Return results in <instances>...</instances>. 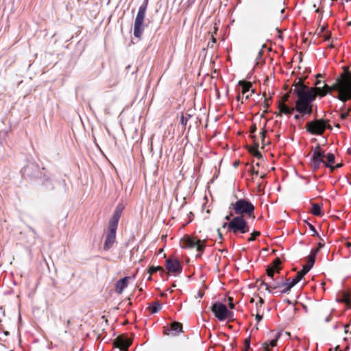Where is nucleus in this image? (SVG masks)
Segmentation results:
<instances>
[{
  "label": "nucleus",
  "mask_w": 351,
  "mask_h": 351,
  "mask_svg": "<svg viewBox=\"0 0 351 351\" xmlns=\"http://www.w3.org/2000/svg\"><path fill=\"white\" fill-rule=\"evenodd\" d=\"M211 310L215 317L220 321L226 319L232 315V313L228 310L226 306L219 302L213 304Z\"/></svg>",
  "instance_id": "nucleus-8"
},
{
  "label": "nucleus",
  "mask_w": 351,
  "mask_h": 351,
  "mask_svg": "<svg viewBox=\"0 0 351 351\" xmlns=\"http://www.w3.org/2000/svg\"><path fill=\"white\" fill-rule=\"evenodd\" d=\"M303 277L304 276H302V274H301L300 272H298L297 274V275L295 276V278L291 282H288V285H287V287L280 290V293L289 292L291 290V289L293 286H295Z\"/></svg>",
  "instance_id": "nucleus-15"
},
{
  "label": "nucleus",
  "mask_w": 351,
  "mask_h": 351,
  "mask_svg": "<svg viewBox=\"0 0 351 351\" xmlns=\"http://www.w3.org/2000/svg\"><path fill=\"white\" fill-rule=\"evenodd\" d=\"M103 156H104V158L105 159H107V158H106V154H104V155H103Z\"/></svg>",
  "instance_id": "nucleus-56"
},
{
  "label": "nucleus",
  "mask_w": 351,
  "mask_h": 351,
  "mask_svg": "<svg viewBox=\"0 0 351 351\" xmlns=\"http://www.w3.org/2000/svg\"><path fill=\"white\" fill-rule=\"evenodd\" d=\"M131 343V340L123 335L119 336L114 341V346L121 350H128Z\"/></svg>",
  "instance_id": "nucleus-10"
},
{
  "label": "nucleus",
  "mask_w": 351,
  "mask_h": 351,
  "mask_svg": "<svg viewBox=\"0 0 351 351\" xmlns=\"http://www.w3.org/2000/svg\"><path fill=\"white\" fill-rule=\"evenodd\" d=\"M347 154H351V147L348 149Z\"/></svg>",
  "instance_id": "nucleus-49"
},
{
  "label": "nucleus",
  "mask_w": 351,
  "mask_h": 351,
  "mask_svg": "<svg viewBox=\"0 0 351 351\" xmlns=\"http://www.w3.org/2000/svg\"><path fill=\"white\" fill-rule=\"evenodd\" d=\"M251 172L253 175L257 176L258 174V171H256L254 167L252 168Z\"/></svg>",
  "instance_id": "nucleus-38"
},
{
  "label": "nucleus",
  "mask_w": 351,
  "mask_h": 351,
  "mask_svg": "<svg viewBox=\"0 0 351 351\" xmlns=\"http://www.w3.org/2000/svg\"><path fill=\"white\" fill-rule=\"evenodd\" d=\"M239 86L241 87V93L243 95H245L252 88V84L250 82L244 80H240L239 82Z\"/></svg>",
  "instance_id": "nucleus-17"
},
{
  "label": "nucleus",
  "mask_w": 351,
  "mask_h": 351,
  "mask_svg": "<svg viewBox=\"0 0 351 351\" xmlns=\"http://www.w3.org/2000/svg\"><path fill=\"white\" fill-rule=\"evenodd\" d=\"M259 302H260L261 304H263V303H264V300H263V298H260V299H259Z\"/></svg>",
  "instance_id": "nucleus-46"
},
{
  "label": "nucleus",
  "mask_w": 351,
  "mask_h": 351,
  "mask_svg": "<svg viewBox=\"0 0 351 351\" xmlns=\"http://www.w3.org/2000/svg\"><path fill=\"white\" fill-rule=\"evenodd\" d=\"M326 157V155H311L310 162L311 165L313 169H318L319 165L322 163H325L324 158Z\"/></svg>",
  "instance_id": "nucleus-13"
},
{
  "label": "nucleus",
  "mask_w": 351,
  "mask_h": 351,
  "mask_svg": "<svg viewBox=\"0 0 351 351\" xmlns=\"http://www.w3.org/2000/svg\"><path fill=\"white\" fill-rule=\"evenodd\" d=\"M305 128L308 132L313 135H321L326 129L332 130L328 121L323 119L308 121Z\"/></svg>",
  "instance_id": "nucleus-4"
},
{
  "label": "nucleus",
  "mask_w": 351,
  "mask_h": 351,
  "mask_svg": "<svg viewBox=\"0 0 351 351\" xmlns=\"http://www.w3.org/2000/svg\"><path fill=\"white\" fill-rule=\"evenodd\" d=\"M158 270H162V268L161 267H152L150 269V272H154Z\"/></svg>",
  "instance_id": "nucleus-34"
},
{
  "label": "nucleus",
  "mask_w": 351,
  "mask_h": 351,
  "mask_svg": "<svg viewBox=\"0 0 351 351\" xmlns=\"http://www.w3.org/2000/svg\"><path fill=\"white\" fill-rule=\"evenodd\" d=\"M148 3L149 0L143 1L138 8V11L135 18L134 25V36L138 38H141L144 31V21Z\"/></svg>",
  "instance_id": "nucleus-3"
},
{
  "label": "nucleus",
  "mask_w": 351,
  "mask_h": 351,
  "mask_svg": "<svg viewBox=\"0 0 351 351\" xmlns=\"http://www.w3.org/2000/svg\"><path fill=\"white\" fill-rule=\"evenodd\" d=\"M308 226H309L310 230L313 232V234H317L315 227L313 225L308 224Z\"/></svg>",
  "instance_id": "nucleus-35"
},
{
  "label": "nucleus",
  "mask_w": 351,
  "mask_h": 351,
  "mask_svg": "<svg viewBox=\"0 0 351 351\" xmlns=\"http://www.w3.org/2000/svg\"><path fill=\"white\" fill-rule=\"evenodd\" d=\"M324 246V244L322 243H319L318 244V248L317 250H320Z\"/></svg>",
  "instance_id": "nucleus-42"
},
{
  "label": "nucleus",
  "mask_w": 351,
  "mask_h": 351,
  "mask_svg": "<svg viewBox=\"0 0 351 351\" xmlns=\"http://www.w3.org/2000/svg\"><path fill=\"white\" fill-rule=\"evenodd\" d=\"M182 325L179 322H173L171 325V330L173 335H176L182 331Z\"/></svg>",
  "instance_id": "nucleus-18"
},
{
  "label": "nucleus",
  "mask_w": 351,
  "mask_h": 351,
  "mask_svg": "<svg viewBox=\"0 0 351 351\" xmlns=\"http://www.w3.org/2000/svg\"><path fill=\"white\" fill-rule=\"evenodd\" d=\"M116 239V230H109L106 236V240L104 245L105 250H110L115 242Z\"/></svg>",
  "instance_id": "nucleus-12"
},
{
  "label": "nucleus",
  "mask_w": 351,
  "mask_h": 351,
  "mask_svg": "<svg viewBox=\"0 0 351 351\" xmlns=\"http://www.w3.org/2000/svg\"><path fill=\"white\" fill-rule=\"evenodd\" d=\"M327 156V162H325L324 165L326 167L330 169L331 171H333L335 169L334 166H332L331 164L335 162V155H326Z\"/></svg>",
  "instance_id": "nucleus-21"
},
{
  "label": "nucleus",
  "mask_w": 351,
  "mask_h": 351,
  "mask_svg": "<svg viewBox=\"0 0 351 351\" xmlns=\"http://www.w3.org/2000/svg\"><path fill=\"white\" fill-rule=\"evenodd\" d=\"M239 164H240L239 160H236L234 162L233 166H234V167H237L239 165Z\"/></svg>",
  "instance_id": "nucleus-39"
},
{
  "label": "nucleus",
  "mask_w": 351,
  "mask_h": 351,
  "mask_svg": "<svg viewBox=\"0 0 351 351\" xmlns=\"http://www.w3.org/2000/svg\"><path fill=\"white\" fill-rule=\"evenodd\" d=\"M292 86L294 87L293 93L297 97L295 106H289L288 104H282L280 106V114L291 115L294 111H296L298 114L294 115L295 120H299L305 116H310L313 113V103L317 95L321 97H324L332 88L334 89V86H326V90L320 88H309L302 78L295 80ZM335 88H338V86H335Z\"/></svg>",
  "instance_id": "nucleus-1"
},
{
  "label": "nucleus",
  "mask_w": 351,
  "mask_h": 351,
  "mask_svg": "<svg viewBox=\"0 0 351 351\" xmlns=\"http://www.w3.org/2000/svg\"><path fill=\"white\" fill-rule=\"evenodd\" d=\"M322 81L317 80L315 82V87H309V88H320L323 90H326V86L327 87H332V86H338V88H332L329 93L327 94H331L332 91H336L338 93V95L335 97L341 101L342 102H346L347 100L351 99V73L348 71H344L339 77L336 78L335 82L331 85L328 86L326 84H324L322 87L319 86L322 84Z\"/></svg>",
  "instance_id": "nucleus-2"
},
{
  "label": "nucleus",
  "mask_w": 351,
  "mask_h": 351,
  "mask_svg": "<svg viewBox=\"0 0 351 351\" xmlns=\"http://www.w3.org/2000/svg\"><path fill=\"white\" fill-rule=\"evenodd\" d=\"M276 271V269H274L273 267H270L269 266L267 267V274L269 277L274 279V274Z\"/></svg>",
  "instance_id": "nucleus-28"
},
{
  "label": "nucleus",
  "mask_w": 351,
  "mask_h": 351,
  "mask_svg": "<svg viewBox=\"0 0 351 351\" xmlns=\"http://www.w3.org/2000/svg\"><path fill=\"white\" fill-rule=\"evenodd\" d=\"M254 154H261V153H260L259 152H255Z\"/></svg>",
  "instance_id": "nucleus-62"
},
{
  "label": "nucleus",
  "mask_w": 351,
  "mask_h": 351,
  "mask_svg": "<svg viewBox=\"0 0 351 351\" xmlns=\"http://www.w3.org/2000/svg\"><path fill=\"white\" fill-rule=\"evenodd\" d=\"M330 38V34L326 35L325 36V40H328Z\"/></svg>",
  "instance_id": "nucleus-43"
},
{
  "label": "nucleus",
  "mask_w": 351,
  "mask_h": 351,
  "mask_svg": "<svg viewBox=\"0 0 351 351\" xmlns=\"http://www.w3.org/2000/svg\"><path fill=\"white\" fill-rule=\"evenodd\" d=\"M318 251L319 250H312L310 255L308 257V262L306 265L311 266V268H312L314 265L315 256Z\"/></svg>",
  "instance_id": "nucleus-19"
},
{
  "label": "nucleus",
  "mask_w": 351,
  "mask_h": 351,
  "mask_svg": "<svg viewBox=\"0 0 351 351\" xmlns=\"http://www.w3.org/2000/svg\"><path fill=\"white\" fill-rule=\"evenodd\" d=\"M254 93V90H252V93Z\"/></svg>",
  "instance_id": "nucleus-63"
},
{
  "label": "nucleus",
  "mask_w": 351,
  "mask_h": 351,
  "mask_svg": "<svg viewBox=\"0 0 351 351\" xmlns=\"http://www.w3.org/2000/svg\"><path fill=\"white\" fill-rule=\"evenodd\" d=\"M99 151L101 152V154H104V152H101V149L99 147Z\"/></svg>",
  "instance_id": "nucleus-60"
},
{
  "label": "nucleus",
  "mask_w": 351,
  "mask_h": 351,
  "mask_svg": "<svg viewBox=\"0 0 351 351\" xmlns=\"http://www.w3.org/2000/svg\"><path fill=\"white\" fill-rule=\"evenodd\" d=\"M180 245L182 248H194L196 247L197 250L202 252L204 247V241L196 239L194 237L184 238L180 241Z\"/></svg>",
  "instance_id": "nucleus-7"
},
{
  "label": "nucleus",
  "mask_w": 351,
  "mask_h": 351,
  "mask_svg": "<svg viewBox=\"0 0 351 351\" xmlns=\"http://www.w3.org/2000/svg\"><path fill=\"white\" fill-rule=\"evenodd\" d=\"M284 11H285V10H284V9H282L280 12H281V13H283V12H284Z\"/></svg>",
  "instance_id": "nucleus-58"
},
{
  "label": "nucleus",
  "mask_w": 351,
  "mask_h": 351,
  "mask_svg": "<svg viewBox=\"0 0 351 351\" xmlns=\"http://www.w3.org/2000/svg\"><path fill=\"white\" fill-rule=\"evenodd\" d=\"M228 300H229V306L231 308H234V304H233L232 301H233V299L232 298H228Z\"/></svg>",
  "instance_id": "nucleus-33"
},
{
  "label": "nucleus",
  "mask_w": 351,
  "mask_h": 351,
  "mask_svg": "<svg viewBox=\"0 0 351 351\" xmlns=\"http://www.w3.org/2000/svg\"><path fill=\"white\" fill-rule=\"evenodd\" d=\"M330 319H331V315H329L328 316H327V317H326V319H325V322H329L330 321Z\"/></svg>",
  "instance_id": "nucleus-40"
},
{
  "label": "nucleus",
  "mask_w": 351,
  "mask_h": 351,
  "mask_svg": "<svg viewBox=\"0 0 351 351\" xmlns=\"http://www.w3.org/2000/svg\"><path fill=\"white\" fill-rule=\"evenodd\" d=\"M166 269L171 273L180 272L182 267L178 260L177 259H168L166 261Z\"/></svg>",
  "instance_id": "nucleus-11"
},
{
  "label": "nucleus",
  "mask_w": 351,
  "mask_h": 351,
  "mask_svg": "<svg viewBox=\"0 0 351 351\" xmlns=\"http://www.w3.org/2000/svg\"><path fill=\"white\" fill-rule=\"evenodd\" d=\"M281 264V261L278 258H276L272 263V265L269 266L270 267H273L276 270L277 272H279L280 267V265Z\"/></svg>",
  "instance_id": "nucleus-25"
},
{
  "label": "nucleus",
  "mask_w": 351,
  "mask_h": 351,
  "mask_svg": "<svg viewBox=\"0 0 351 351\" xmlns=\"http://www.w3.org/2000/svg\"><path fill=\"white\" fill-rule=\"evenodd\" d=\"M325 29H326V27H325V26H322V27H321V29H320V30H321V32H324L325 31Z\"/></svg>",
  "instance_id": "nucleus-45"
},
{
  "label": "nucleus",
  "mask_w": 351,
  "mask_h": 351,
  "mask_svg": "<svg viewBox=\"0 0 351 351\" xmlns=\"http://www.w3.org/2000/svg\"><path fill=\"white\" fill-rule=\"evenodd\" d=\"M350 245H351V244H350Z\"/></svg>",
  "instance_id": "nucleus-64"
},
{
  "label": "nucleus",
  "mask_w": 351,
  "mask_h": 351,
  "mask_svg": "<svg viewBox=\"0 0 351 351\" xmlns=\"http://www.w3.org/2000/svg\"><path fill=\"white\" fill-rule=\"evenodd\" d=\"M348 26H351V21H350V22H348Z\"/></svg>",
  "instance_id": "nucleus-55"
},
{
  "label": "nucleus",
  "mask_w": 351,
  "mask_h": 351,
  "mask_svg": "<svg viewBox=\"0 0 351 351\" xmlns=\"http://www.w3.org/2000/svg\"><path fill=\"white\" fill-rule=\"evenodd\" d=\"M232 206L235 213L241 216L244 214L251 216L254 210L253 204L245 199H238Z\"/></svg>",
  "instance_id": "nucleus-5"
},
{
  "label": "nucleus",
  "mask_w": 351,
  "mask_h": 351,
  "mask_svg": "<svg viewBox=\"0 0 351 351\" xmlns=\"http://www.w3.org/2000/svg\"><path fill=\"white\" fill-rule=\"evenodd\" d=\"M260 235V232L258 231H254L252 234H251V237L247 239L248 241H253L256 239V238L257 237H258Z\"/></svg>",
  "instance_id": "nucleus-29"
},
{
  "label": "nucleus",
  "mask_w": 351,
  "mask_h": 351,
  "mask_svg": "<svg viewBox=\"0 0 351 351\" xmlns=\"http://www.w3.org/2000/svg\"><path fill=\"white\" fill-rule=\"evenodd\" d=\"M228 228L235 234L238 232L245 233L250 231L247 223L243 216L234 217L228 223Z\"/></svg>",
  "instance_id": "nucleus-6"
},
{
  "label": "nucleus",
  "mask_w": 351,
  "mask_h": 351,
  "mask_svg": "<svg viewBox=\"0 0 351 351\" xmlns=\"http://www.w3.org/2000/svg\"><path fill=\"white\" fill-rule=\"evenodd\" d=\"M262 54H263V51H262V50H260L258 51V57H261L262 56Z\"/></svg>",
  "instance_id": "nucleus-47"
},
{
  "label": "nucleus",
  "mask_w": 351,
  "mask_h": 351,
  "mask_svg": "<svg viewBox=\"0 0 351 351\" xmlns=\"http://www.w3.org/2000/svg\"><path fill=\"white\" fill-rule=\"evenodd\" d=\"M231 215H232V214H231L230 215H228V216H226V220H230V216H231Z\"/></svg>",
  "instance_id": "nucleus-48"
},
{
  "label": "nucleus",
  "mask_w": 351,
  "mask_h": 351,
  "mask_svg": "<svg viewBox=\"0 0 351 351\" xmlns=\"http://www.w3.org/2000/svg\"><path fill=\"white\" fill-rule=\"evenodd\" d=\"M66 324L69 326L70 324V320L68 319L67 322H66Z\"/></svg>",
  "instance_id": "nucleus-54"
},
{
  "label": "nucleus",
  "mask_w": 351,
  "mask_h": 351,
  "mask_svg": "<svg viewBox=\"0 0 351 351\" xmlns=\"http://www.w3.org/2000/svg\"><path fill=\"white\" fill-rule=\"evenodd\" d=\"M120 217H121V216L119 215L118 213L113 214L111 219L109 221V226H108L109 230H112L117 231V226H118V223H119Z\"/></svg>",
  "instance_id": "nucleus-16"
},
{
  "label": "nucleus",
  "mask_w": 351,
  "mask_h": 351,
  "mask_svg": "<svg viewBox=\"0 0 351 351\" xmlns=\"http://www.w3.org/2000/svg\"><path fill=\"white\" fill-rule=\"evenodd\" d=\"M277 341H278L277 338L271 340V341L269 343V346H271V347H275L277 345ZM263 346L264 351H269V344L267 343H263Z\"/></svg>",
  "instance_id": "nucleus-24"
},
{
  "label": "nucleus",
  "mask_w": 351,
  "mask_h": 351,
  "mask_svg": "<svg viewBox=\"0 0 351 351\" xmlns=\"http://www.w3.org/2000/svg\"><path fill=\"white\" fill-rule=\"evenodd\" d=\"M123 209V206L121 204H119L117 206L116 210H115L114 213H118L119 215L121 216Z\"/></svg>",
  "instance_id": "nucleus-32"
},
{
  "label": "nucleus",
  "mask_w": 351,
  "mask_h": 351,
  "mask_svg": "<svg viewBox=\"0 0 351 351\" xmlns=\"http://www.w3.org/2000/svg\"><path fill=\"white\" fill-rule=\"evenodd\" d=\"M288 285V281L287 282H261V287H264L267 291H268L269 293H271L272 294H280V291H275L276 289L278 288L282 287H287V285Z\"/></svg>",
  "instance_id": "nucleus-9"
},
{
  "label": "nucleus",
  "mask_w": 351,
  "mask_h": 351,
  "mask_svg": "<svg viewBox=\"0 0 351 351\" xmlns=\"http://www.w3.org/2000/svg\"><path fill=\"white\" fill-rule=\"evenodd\" d=\"M342 166H343V163H341H341H338V164H337L335 167H335V168H339V167H342Z\"/></svg>",
  "instance_id": "nucleus-41"
},
{
  "label": "nucleus",
  "mask_w": 351,
  "mask_h": 351,
  "mask_svg": "<svg viewBox=\"0 0 351 351\" xmlns=\"http://www.w3.org/2000/svg\"><path fill=\"white\" fill-rule=\"evenodd\" d=\"M343 106L342 107L340 108V110H341V113L339 114V117L341 118V119L342 120H344L346 119L348 115H349V112L350 111V108H348V110H346V105H345V102H343Z\"/></svg>",
  "instance_id": "nucleus-22"
},
{
  "label": "nucleus",
  "mask_w": 351,
  "mask_h": 351,
  "mask_svg": "<svg viewBox=\"0 0 351 351\" xmlns=\"http://www.w3.org/2000/svg\"><path fill=\"white\" fill-rule=\"evenodd\" d=\"M130 278V277H125L123 278H121L119 280L116 284H115V290L117 293L121 294L123 289L127 287L128 285V280Z\"/></svg>",
  "instance_id": "nucleus-14"
},
{
  "label": "nucleus",
  "mask_w": 351,
  "mask_h": 351,
  "mask_svg": "<svg viewBox=\"0 0 351 351\" xmlns=\"http://www.w3.org/2000/svg\"><path fill=\"white\" fill-rule=\"evenodd\" d=\"M315 12H319V9H317V10H315Z\"/></svg>",
  "instance_id": "nucleus-59"
},
{
  "label": "nucleus",
  "mask_w": 351,
  "mask_h": 351,
  "mask_svg": "<svg viewBox=\"0 0 351 351\" xmlns=\"http://www.w3.org/2000/svg\"><path fill=\"white\" fill-rule=\"evenodd\" d=\"M250 95H245V99H248L250 98Z\"/></svg>",
  "instance_id": "nucleus-52"
},
{
  "label": "nucleus",
  "mask_w": 351,
  "mask_h": 351,
  "mask_svg": "<svg viewBox=\"0 0 351 351\" xmlns=\"http://www.w3.org/2000/svg\"><path fill=\"white\" fill-rule=\"evenodd\" d=\"M198 294L200 298L203 296V294L200 291H199Z\"/></svg>",
  "instance_id": "nucleus-51"
},
{
  "label": "nucleus",
  "mask_w": 351,
  "mask_h": 351,
  "mask_svg": "<svg viewBox=\"0 0 351 351\" xmlns=\"http://www.w3.org/2000/svg\"><path fill=\"white\" fill-rule=\"evenodd\" d=\"M263 318V315H260L259 313H257L256 315V319L258 322H259Z\"/></svg>",
  "instance_id": "nucleus-36"
},
{
  "label": "nucleus",
  "mask_w": 351,
  "mask_h": 351,
  "mask_svg": "<svg viewBox=\"0 0 351 351\" xmlns=\"http://www.w3.org/2000/svg\"><path fill=\"white\" fill-rule=\"evenodd\" d=\"M311 213H313V215H316V216L322 215L321 206L317 204H313L312 208H311Z\"/></svg>",
  "instance_id": "nucleus-20"
},
{
  "label": "nucleus",
  "mask_w": 351,
  "mask_h": 351,
  "mask_svg": "<svg viewBox=\"0 0 351 351\" xmlns=\"http://www.w3.org/2000/svg\"><path fill=\"white\" fill-rule=\"evenodd\" d=\"M325 150H323L319 145H317L314 149L313 154H325Z\"/></svg>",
  "instance_id": "nucleus-30"
},
{
  "label": "nucleus",
  "mask_w": 351,
  "mask_h": 351,
  "mask_svg": "<svg viewBox=\"0 0 351 351\" xmlns=\"http://www.w3.org/2000/svg\"><path fill=\"white\" fill-rule=\"evenodd\" d=\"M190 118L191 115L189 114H186V115H182L180 119V124L185 127Z\"/></svg>",
  "instance_id": "nucleus-27"
},
{
  "label": "nucleus",
  "mask_w": 351,
  "mask_h": 351,
  "mask_svg": "<svg viewBox=\"0 0 351 351\" xmlns=\"http://www.w3.org/2000/svg\"><path fill=\"white\" fill-rule=\"evenodd\" d=\"M161 308V304L158 302H156L149 306V309L152 313H156Z\"/></svg>",
  "instance_id": "nucleus-23"
},
{
  "label": "nucleus",
  "mask_w": 351,
  "mask_h": 351,
  "mask_svg": "<svg viewBox=\"0 0 351 351\" xmlns=\"http://www.w3.org/2000/svg\"><path fill=\"white\" fill-rule=\"evenodd\" d=\"M241 99V95H238L237 96V100L238 101H239Z\"/></svg>",
  "instance_id": "nucleus-44"
},
{
  "label": "nucleus",
  "mask_w": 351,
  "mask_h": 351,
  "mask_svg": "<svg viewBox=\"0 0 351 351\" xmlns=\"http://www.w3.org/2000/svg\"><path fill=\"white\" fill-rule=\"evenodd\" d=\"M255 156H258V158H262V156H263V155L258 154V155H255Z\"/></svg>",
  "instance_id": "nucleus-53"
},
{
  "label": "nucleus",
  "mask_w": 351,
  "mask_h": 351,
  "mask_svg": "<svg viewBox=\"0 0 351 351\" xmlns=\"http://www.w3.org/2000/svg\"><path fill=\"white\" fill-rule=\"evenodd\" d=\"M311 266H308L307 265H305L303 266V268L300 271V273L301 274H302V276H304L310 269H311Z\"/></svg>",
  "instance_id": "nucleus-31"
},
{
  "label": "nucleus",
  "mask_w": 351,
  "mask_h": 351,
  "mask_svg": "<svg viewBox=\"0 0 351 351\" xmlns=\"http://www.w3.org/2000/svg\"><path fill=\"white\" fill-rule=\"evenodd\" d=\"M329 48L332 49L334 47V45L333 44H330L329 46H328Z\"/></svg>",
  "instance_id": "nucleus-50"
},
{
  "label": "nucleus",
  "mask_w": 351,
  "mask_h": 351,
  "mask_svg": "<svg viewBox=\"0 0 351 351\" xmlns=\"http://www.w3.org/2000/svg\"><path fill=\"white\" fill-rule=\"evenodd\" d=\"M335 126H336V127H337V128H339V123H337V124L335 125Z\"/></svg>",
  "instance_id": "nucleus-57"
},
{
  "label": "nucleus",
  "mask_w": 351,
  "mask_h": 351,
  "mask_svg": "<svg viewBox=\"0 0 351 351\" xmlns=\"http://www.w3.org/2000/svg\"><path fill=\"white\" fill-rule=\"evenodd\" d=\"M245 347H246V349L249 348H250V341L249 339H247L245 340Z\"/></svg>",
  "instance_id": "nucleus-37"
},
{
  "label": "nucleus",
  "mask_w": 351,
  "mask_h": 351,
  "mask_svg": "<svg viewBox=\"0 0 351 351\" xmlns=\"http://www.w3.org/2000/svg\"><path fill=\"white\" fill-rule=\"evenodd\" d=\"M320 76H321V75H320V74H318V75H317V77H320Z\"/></svg>",
  "instance_id": "nucleus-61"
},
{
  "label": "nucleus",
  "mask_w": 351,
  "mask_h": 351,
  "mask_svg": "<svg viewBox=\"0 0 351 351\" xmlns=\"http://www.w3.org/2000/svg\"><path fill=\"white\" fill-rule=\"evenodd\" d=\"M289 93H286L282 97V99L279 101L278 102V109H279V111L280 112V106L282 104H287V102L289 101Z\"/></svg>",
  "instance_id": "nucleus-26"
}]
</instances>
